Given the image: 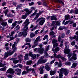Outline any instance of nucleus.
<instances>
[{
    "instance_id": "f257e3e1",
    "label": "nucleus",
    "mask_w": 78,
    "mask_h": 78,
    "mask_svg": "<svg viewBox=\"0 0 78 78\" xmlns=\"http://www.w3.org/2000/svg\"><path fill=\"white\" fill-rule=\"evenodd\" d=\"M16 42H15L12 45V49L13 50V51L12 52H8L7 51L4 54V57L5 58H7L8 57V56H11L12 55L14 51H16L17 50V48L16 47Z\"/></svg>"
},
{
    "instance_id": "f03ea898",
    "label": "nucleus",
    "mask_w": 78,
    "mask_h": 78,
    "mask_svg": "<svg viewBox=\"0 0 78 78\" xmlns=\"http://www.w3.org/2000/svg\"><path fill=\"white\" fill-rule=\"evenodd\" d=\"M24 11L26 12V13L25 15H23L21 16V19H25L27 18V16L30 14L33 11L32 10L29 11L28 9H24Z\"/></svg>"
},
{
    "instance_id": "7ed1b4c3",
    "label": "nucleus",
    "mask_w": 78,
    "mask_h": 78,
    "mask_svg": "<svg viewBox=\"0 0 78 78\" xmlns=\"http://www.w3.org/2000/svg\"><path fill=\"white\" fill-rule=\"evenodd\" d=\"M30 22H29V19H27L25 21L24 24H25L24 27L23 28V30L24 31H27L28 27H27Z\"/></svg>"
},
{
    "instance_id": "20e7f679",
    "label": "nucleus",
    "mask_w": 78,
    "mask_h": 78,
    "mask_svg": "<svg viewBox=\"0 0 78 78\" xmlns=\"http://www.w3.org/2000/svg\"><path fill=\"white\" fill-rule=\"evenodd\" d=\"M44 57H41V58L37 62V64H44L45 63L47 62V59H45L44 60Z\"/></svg>"
},
{
    "instance_id": "39448f33",
    "label": "nucleus",
    "mask_w": 78,
    "mask_h": 78,
    "mask_svg": "<svg viewBox=\"0 0 78 78\" xmlns=\"http://www.w3.org/2000/svg\"><path fill=\"white\" fill-rule=\"evenodd\" d=\"M44 50H45V49L44 48H38L37 49V52L38 53H39V54H42Z\"/></svg>"
},
{
    "instance_id": "423d86ee",
    "label": "nucleus",
    "mask_w": 78,
    "mask_h": 78,
    "mask_svg": "<svg viewBox=\"0 0 78 78\" xmlns=\"http://www.w3.org/2000/svg\"><path fill=\"white\" fill-rule=\"evenodd\" d=\"M76 54L75 53H73V56L71 58H69L68 60L70 61H72V60L73 59L74 60H76Z\"/></svg>"
},
{
    "instance_id": "0eeeda50",
    "label": "nucleus",
    "mask_w": 78,
    "mask_h": 78,
    "mask_svg": "<svg viewBox=\"0 0 78 78\" xmlns=\"http://www.w3.org/2000/svg\"><path fill=\"white\" fill-rule=\"evenodd\" d=\"M29 56H31L33 59H35L36 58V54H33L31 52H30L29 53Z\"/></svg>"
},
{
    "instance_id": "6e6552de",
    "label": "nucleus",
    "mask_w": 78,
    "mask_h": 78,
    "mask_svg": "<svg viewBox=\"0 0 78 78\" xmlns=\"http://www.w3.org/2000/svg\"><path fill=\"white\" fill-rule=\"evenodd\" d=\"M67 48H65L64 50V53H65V54H67V55L69 54V53L70 52V49Z\"/></svg>"
},
{
    "instance_id": "1a4fd4ad",
    "label": "nucleus",
    "mask_w": 78,
    "mask_h": 78,
    "mask_svg": "<svg viewBox=\"0 0 78 78\" xmlns=\"http://www.w3.org/2000/svg\"><path fill=\"white\" fill-rule=\"evenodd\" d=\"M6 73H12L13 74L15 73V71L12 69H9L7 71Z\"/></svg>"
},
{
    "instance_id": "9d476101",
    "label": "nucleus",
    "mask_w": 78,
    "mask_h": 78,
    "mask_svg": "<svg viewBox=\"0 0 78 78\" xmlns=\"http://www.w3.org/2000/svg\"><path fill=\"white\" fill-rule=\"evenodd\" d=\"M45 69L47 71H49L50 70V64L49 63H46L45 66Z\"/></svg>"
},
{
    "instance_id": "9b49d317",
    "label": "nucleus",
    "mask_w": 78,
    "mask_h": 78,
    "mask_svg": "<svg viewBox=\"0 0 78 78\" xmlns=\"http://www.w3.org/2000/svg\"><path fill=\"white\" fill-rule=\"evenodd\" d=\"M15 71L17 72V75H20L22 72V70L20 69L17 68L15 69Z\"/></svg>"
},
{
    "instance_id": "f8f14e48",
    "label": "nucleus",
    "mask_w": 78,
    "mask_h": 78,
    "mask_svg": "<svg viewBox=\"0 0 78 78\" xmlns=\"http://www.w3.org/2000/svg\"><path fill=\"white\" fill-rule=\"evenodd\" d=\"M54 57L55 58H57V59H60L62 57V56L60 55H56V54L55 52H54Z\"/></svg>"
},
{
    "instance_id": "ddd939ff",
    "label": "nucleus",
    "mask_w": 78,
    "mask_h": 78,
    "mask_svg": "<svg viewBox=\"0 0 78 78\" xmlns=\"http://www.w3.org/2000/svg\"><path fill=\"white\" fill-rule=\"evenodd\" d=\"M28 68H29V66H27L26 68V70L27 72H31V71H32L33 72H34V68L29 69Z\"/></svg>"
},
{
    "instance_id": "4468645a",
    "label": "nucleus",
    "mask_w": 78,
    "mask_h": 78,
    "mask_svg": "<svg viewBox=\"0 0 78 78\" xmlns=\"http://www.w3.org/2000/svg\"><path fill=\"white\" fill-rule=\"evenodd\" d=\"M39 71L41 74H42L44 73V66H41L38 69Z\"/></svg>"
},
{
    "instance_id": "2eb2a0df",
    "label": "nucleus",
    "mask_w": 78,
    "mask_h": 78,
    "mask_svg": "<svg viewBox=\"0 0 78 78\" xmlns=\"http://www.w3.org/2000/svg\"><path fill=\"white\" fill-rule=\"evenodd\" d=\"M53 2H54L55 3H62L63 5H64V3L61 0H52Z\"/></svg>"
},
{
    "instance_id": "dca6fc26",
    "label": "nucleus",
    "mask_w": 78,
    "mask_h": 78,
    "mask_svg": "<svg viewBox=\"0 0 78 78\" xmlns=\"http://www.w3.org/2000/svg\"><path fill=\"white\" fill-rule=\"evenodd\" d=\"M45 19H42V20H41L40 21L39 24V25H43L44 22H45Z\"/></svg>"
},
{
    "instance_id": "f3484780",
    "label": "nucleus",
    "mask_w": 78,
    "mask_h": 78,
    "mask_svg": "<svg viewBox=\"0 0 78 78\" xmlns=\"http://www.w3.org/2000/svg\"><path fill=\"white\" fill-rule=\"evenodd\" d=\"M49 34L51 36H52V37H56V35H55V34H56V33L54 32L53 31L50 32L49 33Z\"/></svg>"
},
{
    "instance_id": "a211bd4d",
    "label": "nucleus",
    "mask_w": 78,
    "mask_h": 78,
    "mask_svg": "<svg viewBox=\"0 0 78 78\" xmlns=\"http://www.w3.org/2000/svg\"><path fill=\"white\" fill-rule=\"evenodd\" d=\"M26 32H21L19 34V35L20 36H21L23 35L24 36L26 37V36H27V34H26Z\"/></svg>"
},
{
    "instance_id": "6ab92c4d",
    "label": "nucleus",
    "mask_w": 78,
    "mask_h": 78,
    "mask_svg": "<svg viewBox=\"0 0 78 78\" xmlns=\"http://www.w3.org/2000/svg\"><path fill=\"white\" fill-rule=\"evenodd\" d=\"M67 70L65 68H61L60 70V72L62 73H64L65 71Z\"/></svg>"
},
{
    "instance_id": "aec40b11",
    "label": "nucleus",
    "mask_w": 78,
    "mask_h": 78,
    "mask_svg": "<svg viewBox=\"0 0 78 78\" xmlns=\"http://www.w3.org/2000/svg\"><path fill=\"white\" fill-rule=\"evenodd\" d=\"M17 22H18V21H16L12 24V29H13V28H14L15 26H16V24L17 23Z\"/></svg>"
},
{
    "instance_id": "412c9836",
    "label": "nucleus",
    "mask_w": 78,
    "mask_h": 78,
    "mask_svg": "<svg viewBox=\"0 0 78 78\" xmlns=\"http://www.w3.org/2000/svg\"><path fill=\"white\" fill-rule=\"evenodd\" d=\"M65 20H69L70 19V15H65Z\"/></svg>"
},
{
    "instance_id": "4be33fe9",
    "label": "nucleus",
    "mask_w": 78,
    "mask_h": 78,
    "mask_svg": "<svg viewBox=\"0 0 78 78\" xmlns=\"http://www.w3.org/2000/svg\"><path fill=\"white\" fill-rule=\"evenodd\" d=\"M51 20H57V18L55 16H52L51 17Z\"/></svg>"
},
{
    "instance_id": "5701e85b",
    "label": "nucleus",
    "mask_w": 78,
    "mask_h": 78,
    "mask_svg": "<svg viewBox=\"0 0 78 78\" xmlns=\"http://www.w3.org/2000/svg\"><path fill=\"white\" fill-rule=\"evenodd\" d=\"M24 59L25 61L28 60L29 58H28V54H26L25 56L24 57Z\"/></svg>"
},
{
    "instance_id": "b1692460",
    "label": "nucleus",
    "mask_w": 78,
    "mask_h": 78,
    "mask_svg": "<svg viewBox=\"0 0 78 78\" xmlns=\"http://www.w3.org/2000/svg\"><path fill=\"white\" fill-rule=\"evenodd\" d=\"M55 73H56V71H55L51 70L50 71V75H54Z\"/></svg>"
},
{
    "instance_id": "393cba45",
    "label": "nucleus",
    "mask_w": 78,
    "mask_h": 78,
    "mask_svg": "<svg viewBox=\"0 0 78 78\" xmlns=\"http://www.w3.org/2000/svg\"><path fill=\"white\" fill-rule=\"evenodd\" d=\"M31 39L29 38H27L25 39V41L26 42H31Z\"/></svg>"
},
{
    "instance_id": "a878e982",
    "label": "nucleus",
    "mask_w": 78,
    "mask_h": 78,
    "mask_svg": "<svg viewBox=\"0 0 78 78\" xmlns=\"http://www.w3.org/2000/svg\"><path fill=\"white\" fill-rule=\"evenodd\" d=\"M56 23V21H54L52 22L51 24V27H55V24Z\"/></svg>"
},
{
    "instance_id": "bb28decb",
    "label": "nucleus",
    "mask_w": 78,
    "mask_h": 78,
    "mask_svg": "<svg viewBox=\"0 0 78 78\" xmlns=\"http://www.w3.org/2000/svg\"><path fill=\"white\" fill-rule=\"evenodd\" d=\"M60 50V48L59 47H57L55 48V52H56V53H57L58 51H59Z\"/></svg>"
},
{
    "instance_id": "cd10ccee",
    "label": "nucleus",
    "mask_w": 78,
    "mask_h": 78,
    "mask_svg": "<svg viewBox=\"0 0 78 78\" xmlns=\"http://www.w3.org/2000/svg\"><path fill=\"white\" fill-rule=\"evenodd\" d=\"M64 75L65 76H67L68 75L69 73V70L66 69V71L64 72Z\"/></svg>"
},
{
    "instance_id": "c85d7f7f",
    "label": "nucleus",
    "mask_w": 78,
    "mask_h": 78,
    "mask_svg": "<svg viewBox=\"0 0 78 78\" xmlns=\"http://www.w3.org/2000/svg\"><path fill=\"white\" fill-rule=\"evenodd\" d=\"M1 25H2L3 27H5V26H6L7 25H8V24L7 23V22H2L1 23Z\"/></svg>"
},
{
    "instance_id": "c756f323",
    "label": "nucleus",
    "mask_w": 78,
    "mask_h": 78,
    "mask_svg": "<svg viewBox=\"0 0 78 78\" xmlns=\"http://www.w3.org/2000/svg\"><path fill=\"white\" fill-rule=\"evenodd\" d=\"M27 65H29V66H30L31 64H32V61H28L27 62Z\"/></svg>"
},
{
    "instance_id": "7c9ffc66",
    "label": "nucleus",
    "mask_w": 78,
    "mask_h": 78,
    "mask_svg": "<svg viewBox=\"0 0 78 78\" xmlns=\"http://www.w3.org/2000/svg\"><path fill=\"white\" fill-rule=\"evenodd\" d=\"M13 62L14 64H17V63H19V60L14 59L13 60Z\"/></svg>"
},
{
    "instance_id": "2f4dec72",
    "label": "nucleus",
    "mask_w": 78,
    "mask_h": 78,
    "mask_svg": "<svg viewBox=\"0 0 78 78\" xmlns=\"http://www.w3.org/2000/svg\"><path fill=\"white\" fill-rule=\"evenodd\" d=\"M60 23L59 22V21H57L55 22V26H60Z\"/></svg>"
},
{
    "instance_id": "473e14b6",
    "label": "nucleus",
    "mask_w": 78,
    "mask_h": 78,
    "mask_svg": "<svg viewBox=\"0 0 78 78\" xmlns=\"http://www.w3.org/2000/svg\"><path fill=\"white\" fill-rule=\"evenodd\" d=\"M76 63H73L72 65V66H71V68H75V67H76Z\"/></svg>"
},
{
    "instance_id": "72a5a7b5",
    "label": "nucleus",
    "mask_w": 78,
    "mask_h": 78,
    "mask_svg": "<svg viewBox=\"0 0 78 78\" xmlns=\"http://www.w3.org/2000/svg\"><path fill=\"white\" fill-rule=\"evenodd\" d=\"M68 43H69V42H68L67 41H66L65 42V46H66L65 48H69V45H67V44H68Z\"/></svg>"
},
{
    "instance_id": "f704fd0d",
    "label": "nucleus",
    "mask_w": 78,
    "mask_h": 78,
    "mask_svg": "<svg viewBox=\"0 0 78 78\" xmlns=\"http://www.w3.org/2000/svg\"><path fill=\"white\" fill-rule=\"evenodd\" d=\"M63 42H64L63 40H62L61 41V43L60 44V47H61V48H62V46H63Z\"/></svg>"
},
{
    "instance_id": "c9c22d12",
    "label": "nucleus",
    "mask_w": 78,
    "mask_h": 78,
    "mask_svg": "<svg viewBox=\"0 0 78 78\" xmlns=\"http://www.w3.org/2000/svg\"><path fill=\"white\" fill-rule=\"evenodd\" d=\"M35 36V34L33 33H31L30 34V36L31 37H34Z\"/></svg>"
},
{
    "instance_id": "e433bc0d",
    "label": "nucleus",
    "mask_w": 78,
    "mask_h": 78,
    "mask_svg": "<svg viewBox=\"0 0 78 78\" xmlns=\"http://www.w3.org/2000/svg\"><path fill=\"white\" fill-rule=\"evenodd\" d=\"M71 64V63L70 62H65V65L66 66H70Z\"/></svg>"
},
{
    "instance_id": "4c0bfd02",
    "label": "nucleus",
    "mask_w": 78,
    "mask_h": 78,
    "mask_svg": "<svg viewBox=\"0 0 78 78\" xmlns=\"http://www.w3.org/2000/svg\"><path fill=\"white\" fill-rule=\"evenodd\" d=\"M6 70V66H5L4 68H1V71H5Z\"/></svg>"
},
{
    "instance_id": "58836bf2",
    "label": "nucleus",
    "mask_w": 78,
    "mask_h": 78,
    "mask_svg": "<svg viewBox=\"0 0 78 78\" xmlns=\"http://www.w3.org/2000/svg\"><path fill=\"white\" fill-rule=\"evenodd\" d=\"M6 65L5 63L2 64V63H0V67H3Z\"/></svg>"
},
{
    "instance_id": "ea45409f",
    "label": "nucleus",
    "mask_w": 78,
    "mask_h": 78,
    "mask_svg": "<svg viewBox=\"0 0 78 78\" xmlns=\"http://www.w3.org/2000/svg\"><path fill=\"white\" fill-rule=\"evenodd\" d=\"M62 73H62L60 72V73H59V78H62V76H63Z\"/></svg>"
},
{
    "instance_id": "a19ab883",
    "label": "nucleus",
    "mask_w": 78,
    "mask_h": 78,
    "mask_svg": "<svg viewBox=\"0 0 78 78\" xmlns=\"http://www.w3.org/2000/svg\"><path fill=\"white\" fill-rule=\"evenodd\" d=\"M42 19H45V18H44L43 17L37 19V20L36 21V22H38L40 21V20H42Z\"/></svg>"
},
{
    "instance_id": "79ce46f5",
    "label": "nucleus",
    "mask_w": 78,
    "mask_h": 78,
    "mask_svg": "<svg viewBox=\"0 0 78 78\" xmlns=\"http://www.w3.org/2000/svg\"><path fill=\"white\" fill-rule=\"evenodd\" d=\"M52 42L53 44H55V43H56L57 42V40L55 39H53Z\"/></svg>"
},
{
    "instance_id": "37998d69",
    "label": "nucleus",
    "mask_w": 78,
    "mask_h": 78,
    "mask_svg": "<svg viewBox=\"0 0 78 78\" xmlns=\"http://www.w3.org/2000/svg\"><path fill=\"white\" fill-rule=\"evenodd\" d=\"M12 20H13L12 19H10L8 20V22L9 23H12Z\"/></svg>"
},
{
    "instance_id": "c03bdc74",
    "label": "nucleus",
    "mask_w": 78,
    "mask_h": 78,
    "mask_svg": "<svg viewBox=\"0 0 78 78\" xmlns=\"http://www.w3.org/2000/svg\"><path fill=\"white\" fill-rule=\"evenodd\" d=\"M22 4H20L19 5H17V7L16 8V9H17L18 8H20V7H22Z\"/></svg>"
},
{
    "instance_id": "a18cd8bd",
    "label": "nucleus",
    "mask_w": 78,
    "mask_h": 78,
    "mask_svg": "<svg viewBox=\"0 0 78 78\" xmlns=\"http://www.w3.org/2000/svg\"><path fill=\"white\" fill-rule=\"evenodd\" d=\"M75 14H78V9H76L75 10V11L73 12Z\"/></svg>"
},
{
    "instance_id": "49530a36",
    "label": "nucleus",
    "mask_w": 78,
    "mask_h": 78,
    "mask_svg": "<svg viewBox=\"0 0 78 78\" xmlns=\"http://www.w3.org/2000/svg\"><path fill=\"white\" fill-rule=\"evenodd\" d=\"M15 33H16V31H12L11 33L10 36H13V35H14V34H15Z\"/></svg>"
},
{
    "instance_id": "de8ad7c7",
    "label": "nucleus",
    "mask_w": 78,
    "mask_h": 78,
    "mask_svg": "<svg viewBox=\"0 0 78 78\" xmlns=\"http://www.w3.org/2000/svg\"><path fill=\"white\" fill-rule=\"evenodd\" d=\"M37 45V44H34H34L32 45V48H34L36 47Z\"/></svg>"
},
{
    "instance_id": "09e8293b",
    "label": "nucleus",
    "mask_w": 78,
    "mask_h": 78,
    "mask_svg": "<svg viewBox=\"0 0 78 78\" xmlns=\"http://www.w3.org/2000/svg\"><path fill=\"white\" fill-rule=\"evenodd\" d=\"M48 35H46L44 37L43 39V40L44 41V40H45V39H47V38H48Z\"/></svg>"
},
{
    "instance_id": "8fccbe9b",
    "label": "nucleus",
    "mask_w": 78,
    "mask_h": 78,
    "mask_svg": "<svg viewBox=\"0 0 78 78\" xmlns=\"http://www.w3.org/2000/svg\"><path fill=\"white\" fill-rule=\"evenodd\" d=\"M72 55V53H69V54L68 55V58H71Z\"/></svg>"
},
{
    "instance_id": "3c124183",
    "label": "nucleus",
    "mask_w": 78,
    "mask_h": 78,
    "mask_svg": "<svg viewBox=\"0 0 78 78\" xmlns=\"http://www.w3.org/2000/svg\"><path fill=\"white\" fill-rule=\"evenodd\" d=\"M61 36L62 38H64V37H65V34H64V33L62 34Z\"/></svg>"
},
{
    "instance_id": "603ef678",
    "label": "nucleus",
    "mask_w": 78,
    "mask_h": 78,
    "mask_svg": "<svg viewBox=\"0 0 78 78\" xmlns=\"http://www.w3.org/2000/svg\"><path fill=\"white\" fill-rule=\"evenodd\" d=\"M36 40H37V41L40 42V41H41V40H40V36H39L38 37H37Z\"/></svg>"
},
{
    "instance_id": "864d4df0",
    "label": "nucleus",
    "mask_w": 78,
    "mask_h": 78,
    "mask_svg": "<svg viewBox=\"0 0 78 78\" xmlns=\"http://www.w3.org/2000/svg\"><path fill=\"white\" fill-rule=\"evenodd\" d=\"M70 22V21L68 20V21H66V22H65L64 23L65 25H66L68 24V23H69V22Z\"/></svg>"
},
{
    "instance_id": "5fc2aeb1",
    "label": "nucleus",
    "mask_w": 78,
    "mask_h": 78,
    "mask_svg": "<svg viewBox=\"0 0 78 78\" xmlns=\"http://www.w3.org/2000/svg\"><path fill=\"white\" fill-rule=\"evenodd\" d=\"M49 48H50V45H49L45 49V50L46 51H48V50H49Z\"/></svg>"
},
{
    "instance_id": "6e6d98bb",
    "label": "nucleus",
    "mask_w": 78,
    "mask_h": 78,
    "mask_svg": "<svg viewBox=\"0 0 78 78\" xmlns=\"http://www.w3.org/2000/svg\"><path fill=\"white\" fill-rule=\"evenodd\" d=\"M8 9L6 10L5 11L4 13L5 14V16H6V15H7V14H8Z\"/></svg>"
},
{
    "instance_id": "4d7b16f0",
    "label": "nucleus",
    "mask_w": 78,
    "mask_h": 78,
    "mask_svg": "<svg viewBox=\"0 0 78 78\" xmlns=\"http://www.w3.org/2000/svg\"><path fill=\"white\" fill-rule=\"evenodd\" d=\"M55 59H54L52 61H51V62H50V63L51 64H53V63H54V62H55Z\"/></svg>"
},
{
    "instance_id": "13d9d810",
    "label": "nucleus",
    "mask_w": 78,
    "mask_h": 78,
    "mask_svg": "<svg viewBox=\"0 0 78 78\" xmlns=\"http://www.w3.org/2000/svg\"><path fill=\"white\" fill-rule=\"evenodd\" d=\"M71 45H72V46H73V45H75V42L74 41H73L71 42Z\"/></svg>"
},
{
    "instance_id": "bf43d9fd",
    "label": "nucleus",
    "mask_w": 78,
    "mask_h": 78,
    "mask_svg": "<svg viewBox=\"0 0 78 78\" xmlns=\"http://www.w3.org/2000/svg\"><path fill=\"white\" fill-rule=\"evenodd\" d=\"M61 66H62V64H61V63L59 62L58 65V66L59 67H61Z\"/></svg>"
},
{
    "instance_id": "052dcab7",
    "label": "nucleus",
    "mask_w": 78,
    "mask_h": 78,
    "mask_svg": "<svg viewBox=\"0 0 78 78\" xmlns=\"http://www.w3.org/2000/svg\"><path fill=\"white\" fill-rule=\"evenodd\" d=\"M58 30H63V28H62V27L60 26V27L58 28Z\"/></svg>"
},
{
    "instance_id": "680f3d73",
    "label": "nucleus",
    "mask_w": 78,
    "mask_h": 78,
    "mask_svg": "<svg viewBox=\"0 0 78 78\" xmlns=\"http://www.w3.org/2000/svg\"><path fill=\"white\" fill-rule=\"evenodd\" d=\"M54 47H58V44L56 43L53 44Z\"/></svg>"
},
{
    "instance_id": "e2e57ef3",
    "label": "nucleus",
    "mask_w": 78,
    "mask_h": 78,
    "mask_svg": "<svg viewBox=\"0 0 78 78\" xmlns=\"http://www.w3.org/2000/svg\"><path fill=\"white\" fill-rule=\"evenodd\" d=\"M7 77L8 78H12L13 76H12L9 74L7 75Z\"/></svg>"
},
{
    "instance_id": "0e129e2a",
    "label": "nucleus",
    "mask_w": 78,
    "mask_h": 78,
    "mask_svg": "<svg viewBox=\"0 0 78 78\" xmlns=\"http://www.w3.org/2000/svg\"><path fill=\"white\" fill-rule=\"evenodd\" d=\"M55 27L53 26L52 27H51L50 28V30L51 31H53V30H54V29L55 28Z\"/></svg>"
},
{
    "instance_id": "69168bd1",
    "label": "nucleus",
    "mask_w": 78,
    "mask_h": 78,
    "mask_svg": "<svg viewBox=\"0 0 78 78\" xmlns=\"http://www.w3.org/2000/svg\"><path fill=\"white\" fill-rule=\"evenodd\" d=\"M37 3L39 5H41L42 4V3L40 2H38Z\"/></svg>"
},
{
    "instance_id": "338daca9",
    "label": "nucleus",
    "mask_w": 78,
    "mask_h": 78,
    "mask_svg": "<svg viewBox=\"0 0 78 78\" xmlns=\"http://www.w3.org/2000/svg\"><path fill=\"white\" fill-rule=\"evenodd\" d=\"M44 54L46 56H48V54L47 53V51H44Z\"/></svg>"
},
{
    "instance_id": "774afa93",
    "label": "nucleus",
    "mask_w": 78,
    "mask_h": 78,
    "mask_svg": "<svg viewBox=\"0 0 78 78\" xmlns=\"http://www.w3.org/2000/svg\"><path fill=\"white\" fill-rule=\"evenodd\" d=\"M48 78V75L47 74H45L44 75L43 78Z\"/></svg>"
}]
</instances>
